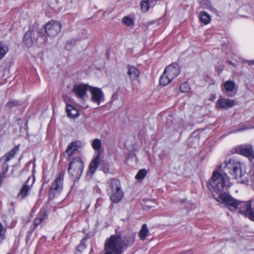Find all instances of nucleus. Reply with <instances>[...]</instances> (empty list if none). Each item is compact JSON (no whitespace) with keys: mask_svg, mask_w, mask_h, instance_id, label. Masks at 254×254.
Returning a JSON list of instances; mask_svg holds the SVG:
<instances>
[{"mask_svg":"<svg viewBox=\"0 0 254 254\" xmlns=\"http://www.w3.org/2000/svg\"><path fill=\"white\" fill-rule=\"evenodd\" d=\"M228 173L231 175H244V164L239 161L231 158L225 162L224 164L217 166L212 175H227Z\"/></svg>","mask_w":254,"mask_h":254,"instance_id":"f257e3e1","label":"nucleus"},{"mask_svg":"<svg viewBox=\"0 0 254 254\" xmlns=\"http://www.w3.org/2000/svg\"><path fill=\"white\" fill-rule=\"evenodd\" d=\"M115 232V234L111 235L106 240L104 249L112 251L114 254H122L124 248L122 243V233L119 229H116Z\"/></svg>","mask_w":254,"mask_h":254,"instance_id":"f03ea898","label":"nucleus"},{"mask_svg":"<svg viewBox=\"0 0 254 254\" xmlns=\"http://www.w3.org/2000/svg\"><path fill=\"white\" fill-rule=\"evenodd\" d=\"M226 176H212L207 184V188L215 199L221 193L225 185Z\"/></svg>","mask_w":254,"mask_h":254,"instance_id":"7ed1b4c3","label":"nucleus"},{"mask_svg":"<svg viewBox=\"0 0 254 254\" xmlns=\"http://www.w3.org/2000/svg\"><path fill=\"white\" fill-rule=\"evenodd\" d=\"M107 191L111 201L114 203L120 202L124 194L120 181L116 179H112L108 182Z\"/></svg>","mask_w":254,"mask_h":254,"instance_id":"20e7f679","label":"nucleus"},{"mask_svg":"<svg viewBox=\"0 0 254 254\" xmlns=\"http://www.w3.org/2000/svg\"><path fill=\"white\" fill-rule=\"evenodd\" d=\"M88 87L87 84H75L71 91L74 96L79 100V105L83 109H86L88 107V105L85 103V101L88 98L87 91Z\"/></svg>","mask_w":254,"mask_h":254,"instance_id":"39448f33","label":"nucleus"},{"mask_svg":"<svg viewBox=\"0 0 254 254\" xmlns=\"http://www.w3.org/2000/svg\"><path fill=\"white\" fill-rule=\"evenodd\" d=\"M84 168V163L80 157L73 158L69 163L67 169L69 175H81Z\"/></svg>","mask_w":254,"mask_h":254,"instance_id":"423d86ee","label":"nucleus"},{"mask_svg":"<svg viewBox=\"0 0 254 254\" xmlns=\"http://www.w3.org/2000/svg\"><path fill=\"white\" fill-rule=\"evenodd\" d=\"M235 152L244 156L249 159H254V152L253 146L249 144H242L236 146L234 148Z\"/></svg>","mask_w":254,"mask_h":254,"instance_id":"0eeeda50","label":"nucleus"},{"mask_svg":"<svg viewBox=\"0 0 254 254\" xmlns=\"http://www.w3.org/2000/svg\"><path fill=\"white\" fill-rule=\"evenodd\" d=\"M215 200L218 202L225 204L228 207H233L234 209H236L239 205L236 200L224 192L221 193L218 197H215Z\"/></svg>","mask_w":254,"mask_h":254,"instance_id":"6e6552de","label":"nucleus"},{"mask_svg":"<svg viewBox=\"0 0 254 254\" xmlns=\"http://www.w3.org/2000/svg\"><path fill=\"white\" fill-rule=\"evenodd\" d=\"M39 33L36 26L33 25L30 27L28 31L25 34L23 41L24 44L28 47H31L34 43V40L35 39V34Z\"/></svg>","mask_w":254,"mask_h":254,"instance_id":"1a4fd4ad","label":"nucleus"},{"mask_svg":"<svg viewBox=\"0 0 254 254\" xmlns=\"http://www.w3.org/2000/svg\"><path fill=\"white\" fill-rule=\"evenodd\" d=\"M45 29L48 36L54 37L61 31V25L57 21L51 20L45 25Z\"/></svg>","mask_w":254,"mask_h":254,"instance_id":"9d476101","label":"nucleus"},{"mask_svg":"<svg viewBox=\"0 0 254 254\" xmlns=\"http://www.w3.org/2000/svg\"><path fill=\"white\" fill-rule=\"evenodd\" d=\"M63 176H59L51 185L49 191V197L53 198L60 192L63 188Z\"/></svg>","mask_w":254,"mask_h":254,"instance_id":"9b49d317","label":"nucleus"},{"mask_svg":"<svg viewBox=\"0 0 254 254\" xmlns=\"http://www.w3.org/2000/svg\"><path fill=\"white\" fill-rule=\"evenodd\" d=\"M90 88L91 101L99 105L102 102L104 101V95L102 90L98 87H90Z\"/></svg>","mask_w":254,"mask_h":254,"instance_id":"f8f14e48","label":"nucleus"},{"mask_svg":"<svg viewBox=\"0 0 254 254\" xmlns=\"http://www.w3.org/2000/svg\"><path fill=\"white\" fill-rule=\"evenodd\" d=\"M122 233V243L123 248L128 247L132 246L135 240V234L133 232H127L125 233L124 232L120 231Z\"/></svg>","mask_w":254,"mask_h":254,"instance_id":"ddd939ff","label":"nucleus"},{"mask_svg":"<svg viewBox=\"0 0 254 254\" xmlns=\"http://www.w3.org/2000/svg\"><path fill=\"white\" fill-rule=\"evenodd\" d=\"M235 105L234 100L220 97L216 102V108L217 109H227Z\"/></svg>","mask_w":254,"mask_h":254,"instance_id":"4468645a","label":"nucleus"},{"mask_svg":"<svg viewBox=\"0 0 254 254\" xmlns=\"http://www.w3.org/2000/svg\"><path fill=\"white\" fill-rule=\"evenodd\" d=\"M164 71L166 73L170 78L173 80L180 73V69L178 64L174 63L167 66Z\"/></svg>","mask_w":254,"mask_h":254,"instance_id":"2eb2a0df","label":"nucleus"},{"mask_svg":"<svg viewBox=\"0 0 254 254\" xmlns=\"http://www.w3.org/2000/svg\"><path fill=\"white\" fill-rule=\"evenodd\" d=\"M48 218V211L46 208H43L39 212L34 221V227L45 222Z\"/></svg>","mask_w":254,"mask_h":254,"instance_id":"dca6fc26","label":"nucleus"},{"mask_svg":"<svg viewBox=\"0 0 254 254\" xmlns=\"http://www.w3.org/2000/svg\"><path fill=\"white\" fill-rule=\"evenodd\" d=\"M20 145L14 146L0 159V162H8L12 159L19 150Z\"/></svg>","mask_w":254,"mask_h":254,"instance_id":"f3484780","label":"nucleus"},{"mask_svg":"<svg viewBox=\"0 0 254 254\" xmlns=\"http://www.w3.org/2000/svg\"><path fill=\"white\" fill-rule=\"evenodd\" d=\"M100 159V153L98 152L89 164L88 172L90 173L93 174L95 173L99 166Z\"/></svg>","mask_w":254,"mask_h":254,"instance_id":"a211bd4d","label":"nucleus"},{"mask_svg":"<svg viewBox=\"0 0 254 254\" xmlns=\"http://www.w3.org/2000/svg\"><path fill=\"white\" fill-rule=\"evenodd\" d=\"M66 113L68 118L74 119L79 116L78 110L70 104L66 105Z\"/></svg>","mask_w":254,"mask_h":254,"instance_id":"6ab92c4d","label":"nucleus"},{"mask_svg":"<svg viewBox=\"0 0 254 254\" xmlns=\"http://www.w3.org/2000/svg\"><path fill=\"white\" fill-rule=\"evenodd\" d=\"M79 148L78 142L77 141L71 142L69 144L65 150L66 153L67 154L68 156L67 159L70 160V157L74 153V152L78 150Z\"/></svg>","mask_w":254,"mask_h":254,"instance_id":"aec40b11","label":"nucleus"},{"mask_svg":"<svg viewBox=\"0 0 254 254\" xmlns=\"http://www.w3.org/2000/svg\"><path fill=\"white\" fill-rule=\"evenodd\" d=\"M127 74L131 80H135L138 78L140 71L135 66L128 65Z\"/></svg>","mask_w":254,"mask_h":254,"instance_id":"412c9836","label":"nucleus"},{"mask_svg":"<svg viewBox=\"0 0 254 254\" xmlns=\"http://www.w3.org/2000/svg\"><path fill=\"white\" fill-rule=\"evenodd\" d=\"M31 179V177H29L26 181V183L24 185L19 192L18 193V196L20 197L21 198L25 197L28 194V192L30 189V185H29V182Z\"/></svg>","mask_w":254,"mask_h":254,"instance_id":"4be33fe9","label":"nucleus"},{"mask_svg":"<svg viewBox=\"0 0 254 254\" xmlns=\"http://www.w3.org/2000/svg\"><path fill=\"white\" fill-rule=\"evenodd\" d=\"M154 5V0H144L141 3V9L143 12H146L149 8Z\"/></svg>","mask_w":254,"mask_h":254,"instance_id":"5701e85b","label":"nucleus"},{"mask_svg":"<svg viewBox=\"0 0 254 254\" xmlns=\"http://www.w3.org/2000/svg\"><path fill=\"white\" fill-rule=\"evenodd\" d=\"M173 80L164 71L161 75L159 79V83L163 86H166L171 82Z\"/></svg>","mask_w":254,"mask_h":254,"instance_id":"b1692460","label":"nucleus"},{"mask_svg":"<svg viewBox=\"0 0 254 254\" xmlns=\"http://www.w3.org/2000/svg\"><path fill=\"white\" fill-rule=\"evenodd\" d=\"M149 234V230L146 224H143L139 233V237L140 239L143 241L145 239L146 236Z\"/></svg>","mask_w":254,"mask_h":254,"instance_id":"393cba45","label":"nucleus"},{"mask_svg":"<svg viewBox=\"0 0 254 254\" xmlns=\"http://www.w3.org/2000/svg\"><path fill=\"white\" fill-rule=\"evenodd\" d=\"M200 20L204 24H208L210 20V16L205 11H201L200 13Z\"/></svg>","mask_w":254,"mask_h":254,"instance_id":"a878e982","label":"nucleus"},{"mask_svg":"<svg viewBox=\"0 0 254 254\" xmlns=\"http://www.w3.org/2000/svg\"><path fill=\"white\" fill-rule=\"evenodd\" d=\"M235 83L233 81L228 80L224 83V88L226 91H233L235 87Z\"/></svg>","mask_w":254,"mask_h":254,"instance_id":"bb28decb","label":"nucleus"},{"mask_svg":"<svg viewBox=\"0 0 254 254\" xmlns=\"http://www.w3.org/2000/svg\"><path fill=\"white\" fill-rule=\"evenodd\" d=\"M122 22L124 25L127 26L134 25L133 20L128 16H125L122 18Z\"/></svg>","mask_w":254,"mask_h":254,"instance_id":"cd10ccee","label":"nucleus"},{"mask_svg":"<svg viewBox=\"0 0 254 254\" xmlns=\"http://www.w3.org/2000/svg\"><path fill=\"white\" fill-rule=\"evenodd\" d=\"M234 178L237 182L240 184H247L248 182L246 176H235Z\"/></svg>","mask_w":254,"mask_h":254,"instance_id":"c85d7f7f","label":"nucleus"},{"mask_svg":"<svg viewBox=\"0 0 254 254\" xmlns=\"http://www.w3.org/2000/svg\"><path fill=\"white\" fill-rule=\"evenodd\" d=\"M92 146L94 150L99 151L101 147V140L98 138L94 139L92 143Z\"/></svg>","mask_w":254,"mask_h":254,"instance_id":"c756f323","label":"nucleus"},{"mask_svg":"<svg viewBox=\"0 0 254 254\" xmlns=\"http://www.w3.org/2000/svg\"><path fill=\"white\" fill-rule=\"evenodd\" d=\"M8 51V47L4 44L0 43V60H1Z\"/></svg>","mask_w":254,"mask_h":254,"instance_id":"7c9ffc66","label":"nucleus"},{"mask_svg":"<svg viewBox=\"0 0 254 254\" xmlns=\"http://www.w3.org/2000/svg\"><path fill=\"white\" fill-rule=\"evenodd\" d=\"M6 228L3 225L0 223V243H1L5 238Z\"/></svg>","mask_w":254,"mask_h":254,"instance_id":"2f4dec72","label":"nucleus"},{"mask_svg":"<svg viewBox=\"0 0 254 254\" xmlns=\"http://www.w3.org/2000/svg\"><path fill=\"white\" fill-rule=\"evenodd\" d=\"M180 89L182 92L186 93L190 90V87L187 82H184L181 84Z\"/></svg>","mask_w":254,"mask_h":254,"instance_id":"473e14b6","label":"nucleus"},{"mask_svg":"<svg viewBox=\"0 0 254 254\" xmlns=\"http://www.w3.org/2000/svg\"><path fill=\"white\" fill-rule=\"evenodd\" d=\"M200 5L203 8H206L210 6V2L208 0H197Z\"/></svg>","mask_w":254,"mask_h":254,"instance_id":"72a5a7b5","label":"nucleus"},{"mask_svg":"<svg viewBox=\"0 0 254 254\" xmlns=\"http://www.w3.org/2000/svg\"><path fill=\"white\" fill-rule=\"evenodd\" d=\"M18 102L16 100H10L5 105V108L7 109H10L13 107L17 105Z\"/></svg>","mask_w":254,"mask_h":254,"instance_id":"f704fd0d","label":"nucleus"},{"mask_svg":"<svg viewBox=\"0 0 254 254\" xmlns=\"http://www.w3.org/2000/svg\"><path fill=\"white\" fill-rule=\"evenodd\" d=\"M3 164L2 166L1 171L2 172L0 173V175H5V173H7V171L8 169V165L7 164L6 162H2Z\"/></svg>","mask_w":254,"mask_h":254,"instance_id":"c9c22d12","label":"nucleus"},{"mask_svg":"<svg viewBox=\"0 0 254 254\" xmlns=\"http://www.w3.org/2000/svg\"><path fill=\"white\" fill-rule=\"evenodd\" d=\"M75 41H73V43H72V41L67 42L65 46V48L67 50H70L72 47V45L74 44Z\"/></svg>","mask_w":254,"mask_h":254,"instance_id":"e433bc0d","label":"nucleus"},{"mask_svg":"<svg viewBox=\"0 0 254 254\" xmlns=\"http://www.w3.org/2000/svg\"><path fill=\"white\" fill-rule=\"evenodd\" d=\"M148 172L146 169H141L137 172L136 175H146Z\"/></svg>","mask_w":254,"mask_h":254,"instance_id":"4c0bfd02","label":"nucleus"},{"mask_svg":"<svg viewBox=\"0 0 254 254\" xmlns=\"http://www.w3.org/2000/svg\"><path fill=\"white\" fill-rule=\"evenodd\" d=\"M145 176H135V178L137 181L141 182L143 180Z\"/></svg>","mask_w":254,"mask_h":254,"instance_id":"58836bf2","label":"nucleus"},{"mask_svg":"<svg viewBox=\"0 0 254 254\" xmlns=\"http://www.w3.org/2000/svg\"><path fill=\"white\" fill-rule=\"evenodd\" d=\"M248 128L247 127H243V128H239V129H237L236 130L232 131V132H238V131H241L247 129Z\"/></svg>","mask_w":254,"mask_h":254,"instance_id":"ea45409f","label":"nucleus"},{"mask_svg":"<svg viewBox=\"0 0 254 254\" xmlns=\"http://www.w3.org/2000/svg\"><path fill=\"white\" fill-rule=\"evenodd\" d=\"M105 253L104 254H114L112 251H111L108 249H105Z\"/></svg>","mask_w":254,"mask_h":254,"instance_id":"a19ab883","label":"nucleus"},{"mask_svg":"<svg viewBox=\"0 0 254 254\" xmlns=\"http://www.w3.org/2000/svg\"><path fill=\"white\" fill-rule=\"evenodd\" d=\"M85 246L83 245V244H81L78 247V250L80 251V249L84 248Z\"/></svg>","mask_w":254,"mask_h":254,"instance_id":"79ce46f5","label":"nucleus"},{"mask_svg":"<svg viewBox=\"0 0 254 254\" xmlns=\"http://www.w3.org/2000/svg\"><path fill=\"white\" fill-rule=\"evenodd\" d=\"M248 63L250 65L254 64V60L248 61Z\"/></svg>","mask_w":254,"mask_h":254,"instance_id":"37998d69","label":"nucleus"},{"mask_svg":"<svg viewBox=\"0 0 254 254\" xmlns=\"http://www.w3.org/2000/svg\"><path fill=\"white\" fill-rule=\"evenodd\" d=\"M34 176H32V180H31V181H32V184H33V183H34Z\"/></svg>","mask_w":254,"mask_h":254,"instance_id":"c03bdc74","label":"nucleus"},{"mask_svg":"<svg viewBox=\"0 0 254 254\" xmlns=\"http://www.w3.org/2000/svg\"><path fill=\"white\" fill-rule=\"evenodd\" d=\"M216 98V96L215 95H212V97L211 100L215 99Z\"/></svg>","mask_w":254,"mask_h":254,"instance_id":"a18cd8bd","label":"nucleus"}]
</instances>
